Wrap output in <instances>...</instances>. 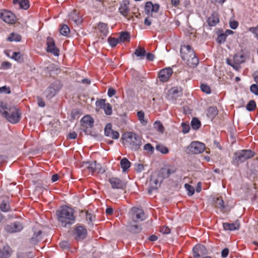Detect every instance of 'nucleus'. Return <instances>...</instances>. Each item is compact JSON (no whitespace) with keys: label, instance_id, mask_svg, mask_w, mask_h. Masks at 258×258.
<instances>
[{"label":"nucleus","instance_id":"obj_1","mask_svg":"<svg viewBox=\"0 0 258 258\" xmlns=\"http://www.w3.org/2000/svg\"><path fill=\"white\" fill-rule=\"evenodd\" d=\"M0 114L7 121L12 123H17L21 117L19 109L7 102H0Z\"/></svg>","mask_w":258,"mask_h":258},{"label":"nucleus","instance_id":"obj_2","mask_svg":"<svg viewBox=\"0 0 258 258\" xmlns=\"http://www.w3.org/2000/svg\"><path fill=\"white\" fill-rule=\"evenodd\" d=\"M56 217L61 225L66 227L74 223L75 217L73 210L68 207H63L56 211Z\"/></svg>","mask_w":258,"mask_h":258},{"label":"nucleus","instance_id":"obj_3","mask_svg":"<svg viewBox=\"0 0 258 258\" xmlns=\"http://www.w3.org/2000/svg\"><path fill=\"white\" fill-rule=\"evenodd\" d=\"M180 55L182 59L189 67L195 68L198 64L199 59L196 56L195 53L190 45H181Z\"/></svg>","mask_w":258,"mask_h":258},{"label":"nucleus","instance_id":"obj_4","mask_svg":"<svg viewBox=\"0 0 258 258\" xmlns=\"http://www.w3.org/2000/svg\"><path fill=\"white\" fill-rule=\"evenodd\" d=\"M122 139L124 145L133 150H137L141 145L140 137L132 132L124 134Z\"/></svg>","mask_w":258,"mask_h":258},{"label":"nucleus","instance_id":"obj_5","mask_svg":"<svg viewBox=\"0 0 258 258\" xmlns=\"http://www.w3.org/2000/svg\"><path fill=\"white\" fill-rule=\"evenodd\" d=\"M164 178L163 175L160 172L154 173L151 177L149 182V188L148 192L151 194L153 190L160 187L161 183Z\"/></svg>","mask_w":258,"mask_h":258},{"label":"nucleus","instance_id":"obj_6","mask_svg":"<svg viewBox=\"0 0 258 258\" xmlns=\"http://www.w3.org/2000/svg\"><path fill=\"white\" fill-rule=\"evenodd\" d=\"M94 125V119L89 115L84 116L81 119L82 129L87 135H93L92 128Z\"/></svg>","mask_w":258,"mask_h":258},{"label":"nucleus","instance_id":"obj_7","mask_svg":"<svg viewBox=\"0 0 258 258\" xmlns=\"http://www.w3.org/2000/svg\"><path fill=\"white\" fill-rule=\"evenodd\" d=\"M253 153L249 150H242L235 153L233 159V162L239 164L244 161L253 157Z\"/></svg>","mask_w":258,"mask_h":258},{"label":"nucleus","instance_id":"obj_8","mask_svg":"<svg viewBox=\"0 0 258 258\" xmlns=\"http://www.w3.org/2000/svg\"><path fill=\"white\" fill-rule=\"evenodd\" d=\"M0 18L4 22L10 24H13L16 22V17L12 12L6 10H0Z\"/></svg>","mask_w":258,"mask_h":258},{"label":"nucleus","instance_id":"obj_9","mask_svg":"<svg viewBox=\"0 0 258 258\" xmlns=\"http://www.w3.org/2000/svg\"><path fill=\"white\" fill-rule=\"evenodd\" d=\"M188 149L191 153L198 154L204 151L205 145L199 142H193L188 147Z\"/></svg>","mask_w":258,"mask_h":258},{"label":"nucleus","instance_id":"obj_10","mask_svg":"<svg viewBox=\"0 0 258 258\" xmlns=\"http://www.w3.org/2000/svg\"><path fill=\"white\" fill-rule=\"evenodd\" d=\"M132 220L134 222H137L145 219L144 212L142 209L133 208L132 209Z\"/></svg>","mask_w":258,"mask_h":258},{"label":"nucleus","instance_id":"obj_11","mask_svg":"<svg viewBox=\"0 0 258 258\" xmlns=\"http://www.w3.org/2000/svg\"><path fill=\"white\" fill-rule=\"evenodd\" d=\"M173 73V71L170 68L162 69L159 74V78L160 81L165 82L168 81Z\"/></svg>","mask_w":258,"mask_h":258},{"label":"nucleus","instance_id":"obj_12","mask_svg":"<svg viewBox=\"0 0 258 258\" xmlns=\"http://www.w3.org/2000/svg\"><path fill=\"white\" fill-rule=\"evenodd\" d=\"M46 44L47 45V52H50L55 56H58L59 55V50L55 46L54 41L52 38H47Z\"/></svg>","mask_w":258,"mask_h":258},{"label":"nucleus","instance_id":"obj_13","mask_svg":"<svg viewBox=\"0 0 258 258\" xmlns=\"http://www.w3.org/2000/svg\"><path fill=\"white\" fill-rule=\"evenodd\" d=\"M194 258H201V256L207 254V250L204 246L197 245L192 249Z\"/></svg>","mask_w":258,"mask_h":258},{"label":"nucleus","instance_id":"obj_14","mask_svg":"<svg viewBox=\"0 0 258 258\" xmlns=\"http://www.w3.org/2000/svg\"><path fill=\"white\" fill-rule=\"evenodd\" d=\"M82 166L87 168L91 172H93L95 170H98L99 172L104 171L103 169H101V167H99V165H96V161L83 162Z\"/></svg>","mask_w":258,"mask_h":258},{"label":"nucleus","instance_id":"obj_15","mask_svg":"<svg viewBox=\"0 0 258 258\" xmlns=\"http://www.w3.org/2000/svg\"><path fill=\"white\" fill-rule=\"evenodd\" d=\"M87 233V230L84 227L79 226L76 228L74 235L77 240H81L86 237Z\"/></svg>","mask_w":258,"mask_h":258},{"label":"nucleus","instance_id":"obj_16","mask_svg":"<svg viewBox=\"0 0 258 258\" xmlns=\"http://www.w3.org/2000/svg\"><path fill=\"white\" fill-rule=\"evenodd\" d=\"M104 133L105 136L114 139H117L119 136L117 132L112 130L110 123L106 124L104 128Z\"/></svg>","mask_w":258,"mask_h":258},{"label":"nucleus","instance_id":"obj_17","mask_svg":"<svg viewBox=\"0 0 258 258\" xmlns=\"http://www.w3.org/2000/svg\"><path fill=\"white\" fill-rule=\"evenodd\" d=\"M60 86L58 82L52 84L47 89V96L53 97L55 96L59 89Z\"/></svg>","mask_w":258,"mask_h":258},{"label":"nucleus","instance_id":"obj_18","mask_svg":"<svg viewBox=\"0 0 258 258\" xmlns=\"http://www.w3.org/2000/svg\"><path fill=\"white\" fill-rule=\"evenodd\" d=\"M159 9V5L158 4H153V3L150 2L146 3L145 10L146 13L148 15L152 14L153 12H157Z\"/></svg>","mask_w":258,"mask_h":258},{"label":"nucleus","instance_id":"obj_19","mask_svg":"<svg viewBox=\"0 0 258 258\" xmlns=\"http://www.w3.org/2000/svg\"><path fill=\"white\" fill-rule=\"evenodd\" d=\"M129 2L127 1L124 0L121 3L119 8V12L120 14L124 17H126L129 12Z\"/></svg>","mask_w":258,"mask_h":258},{"label":"nucleus","instance_id":"obj_20","mask_svg":"<svg viewBox=\"0 0 258 258\" xmlns=\"http://www.w3.org/2000/svg\"><path fill=\"white\" fill-rule=\"evenodd\" d=\"M23 228V225L21 223H16L7 226L6 230L9 232H16L21 231Z\"/></svg>","mask_w":258,"mask_h":258},{"label":"nucleus","instance_id":"obj_21","mask_svg":"<svg viewBox=\"0 0 258 258\" xmlns=\"http://www.w3.org/2000/svg\"><path fill=\"white\" fill-rule=\"evenodd\" d=\"M240 223L238 221H235L233 223H224L223 224L225 230L234 231L239 229Z\"/></svg>","mask_w":258,"mask_h":258},{"label":"nucleus","instance_id":"obj_22","mask_svg":"<svg viewBox=\"0 0 258 258\" xmlns=\"http://www.w3.org/2000/svg\"><path fill=\"white\" fill-rule=\"evenodd\" d=\"M13 3L18 8L21 9L27 10L29 7V2L28 0H13Z\"/></svg>","mask_w":258,"mask_h":258},{"label":"nucleus","instance_id":"obj_23","mask_svg":"<svg viewBox=\"0 0 258 258\" xmlns=\"http://www.w3.org/2000/svg\"><path fill=\"white\" fill-rule=\"evenodd\" d=\"M219 22V15L216 12L212 13L207 20V23L210 26H215Z\"/></svg>","mask_w":258,"mask_h":258},{"label":"nucleus","instance_id":"obj_24","mask_svg":"<svg viewBox=\"0 0 258 258\" xmlns=\"http://www.w3.org/2000/svg\"><path fill=\"white\" fill-rule=\"evenodd\" d=\"M110 184L113 188H120L125 186V184L119 179L113 177L110 180Z\"/></svg>","mask_w":258,"mask_h":258},{"label":"nucleus","instance_id":"obj_25","mask_svg":"<svg viewBox=\"0 0 258 258\" xmlns=\"http://www.w3.org/2000/svg\"><path fill=\"white\" fill-rule=\"evenodd\" d=\"M181 89L178 87H171L167 91V95L170 96H178L181 95Z\"/></svg>","mask_w":258,"mask_h":258},{"label":"nucleus","instance_id":"obj_26","mask_svg":"<svg viewBox=\"0 0 258 258\" xmlns=\"http://www.w3.org/2000/svg\"><path fill=\"white\" fill-rule=\"evenodd\" d=\"M11 253V249L9 246L0 248V258H8Z\"/></svg>","mask_w":258,"mask_h":258},{"label":"nucleus","instance_id":"obj_27","mask_svg":"<svg viewBox=\"0 0 258 258\" xmlns=\"http://www.w3.org/2000/svg\"><path fill=\"white\" fill-rule=\"evenodd\" d=\"M245 57L244 55L241 53H237L233 57V61L235 63L240 64L244 62Z\"/></svg>","mask_w":258,"mask_h":258},{"label":"nucleus","instance_id":"obj_28","mask_svg":"<svg viewBox=\"0 0 258 258\" xmlns=\"http://www.w3.org/2000/svg\"><path fill=\"white\" fill-rule=\"evenodd\" d=\"M78 14L77 11L74 10L73 12L69 14V19L76 24H79L81 22V20Z\"/></svg>","mask_w":258,"mask_h":258},{"label":"nucleus","instance_id":"obj_29","mask_svg":"<svg viewBox=\"0 0 258 258\" xmlns=\"http://www.w3.org/2000/svg\"><path fill=\"white\" fill-rule=\"evenodd\" d=\"M120 166L123 171L125 172L130 167L131 162L126 158H123L120 161Z\"/></svg>","mask_w":258,"mask_h":258},{"label":"nucleus","instance_id":"obj_30","mask_svg":"<svg viewBox=\"0 0 258 258\" xmlns=\"http://www.w3.org/2000/svg\"><path fill=\"white\" fill-rule=\"evenodd\" d=\"M137 116L139 121L143 125H145L147 124L148 120L145 117V113L143 111H138L137 113Z\"/></svg>","mask_w":258,"mask_h":258},{"label":"nucleus","instance_id":"obj_31","mask_svg":"<svg viewBox=\"0 0 258 258\" xmlns=\"http://www.w3.org/2000/svg\"><path fill=\"white\" fill-rule=\"evenodd\" d=\"M98 28L103 35H107L108 33V28L106 24L103 23H100L98 25Z\"/></svg>","mask_w":258,"mask_h":258},{"label":"nucleus","instance_id":"obj_32","mask_svg":"<svg viewBox=\"0 0 258 258\" xmlns=\"http://www.w3.org/2000/svg\"><path fill=\"white\" fill-rule=\"evenodd\" d=\"M218 113L217 108L214 107H210L207 111V116L211 119H213Z\"/></svg>","mask_w":258,"mask_h":258},{"label":"nucleus","instance_id":"obj_33","mask_svg":"<svg viewBox=\"0 0 258 258\" xmlns=\"http://www.w3.org/2000/svg\"><path fill=\"white\" fill-rule=\"evenodd\" d=\"M135 54L138 56L140 57L142 59L146 54V50L144 48L139 46L135 51Z\"/></svg>","mask_w":258,"mask_h":258},{"label":"nucleus","instance_id":"obj_34","mask_svg":"<svg viewBox=\"0 0 258 258\" xmlns=\"http://www.w3.org/2000/svg\"><path fill=\"white\" fill-rule=\"evenodd\" d=\"M157 151L163 154H167L169 153V150L167 147L163 145H158L156 146Z\"/></svg>","mask_w":258,"mask_h":258},{"label":"nucleus","instance_id":"obj_35","mask_svg":"<svg viewBox=\"0 0 258 258\" xmlns=\"http://www.w3.org/2000/svg\"><path fill=\"white\" fill-rule=\"evenodd\" d=\"M118 39L120 42L129 41L130 39V34L126 32H121Z\"/></svg>","mask_w":258,"mask_h":258},{"label":"nucleus","instance_id":"obj_36","mask_svg":"<svg viewBox=\"0 0 258 258\" xmlns=\"http://www.w3.org/2000/svg\"><path fill=\"white\" fill-rule=\"evenodd\" d=\"M11 58L19 62H21L23 61L22 55L19 52H13Z\"/></svg>","mask_w":258,"mask_h":258},{"label":"nucleus","instance_id":"obj_37","mask_svg":"<svg viewBox=\"0 0 258 258\" xmlns=\"http://www.w3.org/2000/svg\"><path fill=\"white\" fill-rule=\"evenodd\" d=\"M21 39V37L19 34L13 33L8 38V40L9 41H20Z\"/></svg>","mask_w":258,"mask_h":258},{"label":"nucleus","instance_id":"obj_38","mask_svg":"<svg viewBox=\"0 0 258 258\" xmlns=\"http://www.w3.org/2000/svg\"><path fill=\"white\" fill-rule=\"evenodd\" d=\"M215 202L216 206L219 208L221 210L223 211L224 209L225 206L223 200L219 198H217Z\"/></svg>","mask_w":258,"mask_h":258},{"label":"nucleus","instance_id":"obj_39","mask_svg":"<svg viewBox=\"0 0 258 258\" xmlns=\"http://www.w3.org/2000/svg\"><path fill=\"white\" fill-rule=\"evenodd\" d=\"M70 28L67 25H63L60 29V33L64 36H67L70 33Z\"/></svg>","mask_w":258,"mask_h":258},{"label":"nucleus","instance_id":"obj_40","mask_svg":"<svg viewBox=\"0 0 258 258\" xmlns=\"http://www.w3.org/2000/svg\"><path fill=\"white\" fill-rule=\"evenodd\" d=\"M191 125L193 129L198 130L201 126V122L197 118H194L191 120Z\"/></svg>","mask_w":258,"mask_h":258},{"label":"nucleus","instance_id":"obj_41","mask_svg":"<svg viewBox=\"0 0 258 258\" xmlns=\"http://www.w3.org/2000/svg\"><path fill=\"white\" fill-rule=\"evenodd\" d=\"M174 172V170L172 169H162L159 172L160 173H161V175H163V177H168L169 176V175L171 173H172Z\"/></svg>","mask_w":258,"mask_h":258},{"label":"nucleus","instance_id":"obj_42","mask_svg":"<svg viewBox=\"0 0 258 258\" xmlns=\"http://www.w3.org/2000/svg\"><path fill=\"white\" fill-rule=\"evenodd\" d=\"M108 41L110 45L112 47L115 46L120 42L118 38H115L112 37H109Z\"/></svg>","mask_w":258,"mask_h":258},{"label":"nucleus","instance_id":"obj_43","mask_svg":"<svg viewBox=\"0 0 258 258\" xmlns=\"http://www.w3.org/2000/svg\"><path fill=\"white\" fill-rule=\"evenodd\" d=\"M103 109L106 115H110L112 114V107L109 103H106L104 104Z\"/></svg>","mask_w":258,"mask_h":258},{"label":"nucleus","instance_id":"obj_44","mask_svg":"<svg viewBox=\"0 0 258 258\" xmlns=\"http://www.w3.org/2000/svg\"><path fill=\"white\" fill-rule=\"evenodd\" d=\"M105 104L106 103H105V100L104 99H99L97 100L96 102V109L99 110L101 108H103L104 104Z\"/></svg>","mask_w":258,"mask_h":258},{"label":"nucleus","instance_id":"obj_45","mask_svg":"<svg viewBox=\"0 0 258 258\" xmlns=\"http://www.w3.org/2000/svg\"><path fill=\"white\" fill-rule=\"evenodd\" d=\"M144 149L149 154H152L154 152V147L149 143L146 144L144 146Z\"/></svg>","mask_w":258,"mask_h":258},{"label":"nucleus","instance_id":"obj_46","mask_svg":"<svg viewBox=\"0 0 258 258\" xmlns=\"http://www.w3.org/2000/svg\"><path fill=\"white\" fill-rule=\"evenodd\" d=\"M154 127L159 132L162 133L163 132V127L159 121H156L154 123Z\"/></svg>","mask_w":258,"mask_h":258},{"label":"nucleus","instance_id":"obj_47","mask_svg":"<svg viewBox=\"0 0 258 258\" xmlns=\"http://www.w3.org/2000/svg\"><path fill=\"white\" fill-rule=\"evenodd\" d=\"M255 107H256L255 102L254 101L251 100L246 105V109L248 111H252L254 109Z\"/></svg>","mask_w":258,"mask_h":258},{"label":"nucleus","instance_id":"obj_48","mask_svg":"<svg viewBox=\"0 0 258 258\" xmlns=\"http://www.w3.org/2000/svg\"><path fill=\"white\" fill-rule=\"evenodd\" d=\"M201 89L203 92L206 94H210L211 93V89L210 87L206 84H201Z\"/></svg>","mask_w":258,"mask_h":258},{"label":"nucleus","instance_id":"obj_49","mask_svg":"<svg viewBox=\"0 0 258 258\" xmlns=\"http://www.w3.org/2000/svg\"><path fill=\"white\" fill-rule=\"evenodd\" d=\"M10 209V206L8 202H4L1 206V209L3 212H7Z\"/></svg>","mask_w":258,"mask_h":258},{"label":"nucleus","instance_id":"obj_50","mask_svg":"<svg viewBox=\"0 0 258 258\" xmlns=\"http://www.w3.org/2000/svg\"><path fill=\"white\" fill-rule=\"evenodd\" d=\"M184 186L189 195L191 196L194 194L195 189L192 186L188 184H185Z\"/></svg>","mask_w":258,"mask_h":258},{"label":"nucleus","instance_id":"obj_51","mask_svg":"<svg viewBox=\"0 0 258 258\" xmlns=\"http://www.w3.org/2000/svg\"><path fill=\"white\" fill-rule=\"evenodd\" d=\"M226 39V35L224 34H221L217 38V42L219 43H223Z\"/></svg>","mask_w":258,"mask_h":258},{"label":"nucleus","instance_id":"obj_52","mask_svg":"<svg viewBox=\"0 0 258 258\" xmlns=\"http://www.w3.org/2000/svg\"><path fill=\"white\" fill-rule=\"evenodd\" d=\"M250 89L251 92L256 95H258V86L257 85H252Z\"/></svg>","mask_w":258,"mask_h":258},{"label":"nucleus","instance_id":"obj_53","mask_svg":"<svg viewBox=\"0 0 258 258\" xmlns=\"http://www.w3.org/2000/svg\"><path fill=\"white\" fill-rule=\"evenodd\" d=\"M11 92L9 87L6 86L0 87V93H4L5 94H10Z\"/></svg>","mask_w":258,"mask_h":258},{"label":"nucleus","instance_id":"obj_54","mask_svg":"<svg viewBox=\"0 0 258 258\" xmlns=\"http://www.w3.org/2000/svg\"><path fill=\"white\" fill-rule=\"evenodd\" d=\"M135 169L138 172H141L144 169V166L142 164H137L135 165Z\"/></svg>","mask_w":258,"mask_h":258},{"label":"nucleus","instance_id":"obj_55","mask_svg":"<svg viewBox=\"0 0 258 258\" xmlns=\"http://www.w3.org/2000/svg\"><path fill=\"white\" fill-rule=\"evenodd\" d=\"M228 64L232 66L234 69L236 70H238L239 68V64L235 63L234 62L232 63L231 62V60L227 59V60Z\"/></svg>","mask_w":258,"mask_h":258},{"label":"nucleus","instance_id":"obj_56","mask_svg":"<svg viewBox=\"0 0 258 258\" xmlns=\"http://www.w3.org/2000/svg\"><path fill=\"white\" fill-rule=\"evenodd\" d=\"M229 24L230 28L233 29H235L238 27V22L235 21L230 22Z\"/></svg>","mask_w":258,"mask_h":258},{"label":"nucleus","instance_id":"obj_57","mask_svg":"<svg viewBox=\"0 0 258 258\" xmlns=\"http://www.w3.org/2000/svg\"><path fill=\"white\" fill-rule=\"evenodd\" d=\"M182 127L183 129V132L184 133H187L188 132L189 130V127L187 124H186L184 123H182Z\"/></svg>","mask_w":258,"mask_h":258},{"label":"nucleus","instance_id":"obj_58","mask_svg":"<svg viewBox=\"0 0 258 258\" xmlns=\"http://www.w3.org/2000/svg\"><path fill=\"white\" fill-rule=\"evenodd\" d=\"M115 93L116 91L114 89L112 88H110L108 89L107 93L109 97H112L113 95H115Z\"/></svg>","mask_w":258,"mask_h":258},{"label":"nucleus","instance_id":"obj_59","mask_svg":"<svg viewBox=\"0 0 258 258\" xmlns=\"http://www.w3.org/2000/svg\"><path fill=\"white\" fill-rule=\"evenodd\" d=\"M138 226L133 223H130V230L134 232H138Z\"/></svg>","mask_w":258,"mask_h":258},{"label":"nucleus","instance_id":"obj_60","mask_svg":"<svg viewBox=\"0 0 258 258\" xmlns=\"http://www.w3.org/2000/svg\"><path fill=\"white\" fill-rule=\"evenodd\" d=\"M77 134L75 132H70L68 134V138L71 139H75L77 138Z\"/></svg>","mask_w":258,"mask_h":258},{"label":"nucleus","instance_id":"obj_61","mask_svg":"<svg viewBox=\"0 0 258 258\" xmlns=\"http://www.w3.org/2000/svg\"><path fill=\"white\" fill-rule=\"evenodd\" d=\"M60 246L62 249H66L69 247V244L67 241H62L60 243Z\"/></svg>","mask_w":258,"mask_h":258},{"label":"nucleus","instance_id":"obj_62","mask_svg":"<svg viewBox=\"0 0 258 258\" xmlns=\"http://www.w3.org/2000/svg\"><path fill=\"white\" fill-rule=\"evenodd\" d=\"M250 31L251 32H252V33H253L256 37H257V39H258V27L257 28H250Z\"/></svg>","mask_w":258,"mask_h":258},{"label":"nucleus","instance_id":"obj_63","mask_svg":"<svg viewBox=\"0 0 258 258\" xmlns=\"http://www.w3.org/2000/svg\"><path fill=\"white\" fill-rule=\"evenodd\" d=\"M229 253V250L227 248L224 249L222 252L221 255L223 257H226Z\"/></svg>","mask_w":258,"mask_h":258},{"label":"nucleus","instance_id":"obj_64","mask_svg":"<svg viewBox=\"0 0 258 258\" xmlns=\"http://www.w3.org/2000/svg\"><path fill=\"white\" fill-rule=\"evenodd\" d=\"M37 103H38L39 106L41 107H44L45 105V102L41 98H39V99L37 101Z\"/></svg>","mask_w":258,"mask_h":258}]
</instances>
